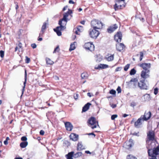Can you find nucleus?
<instances>
[{"instance_id": "nucleus-1", "label": "nucleus", "mask_w": 159, "mask_h": 159, "mask_svg": "<svg viewBox=\"0 0 159 159\" xmlns=\"http://www.w3.org/2000/svg\"><path fill=\"white\" fill-rule=\"evenodd\" d=\"M148 153L149 156L151 157L149 159H159L158 158H159V147H157L154 151L149 150L148 151Z\"/></svg>"}, {"instance_id": "nucleus-2", "label": "nucleus", "mask_w": 159, "mask_h": 159, "mask_svg": "<svg viewBox=\"0 0 159 159\" xmlns=\"http://www.w3.org/2000/svg\"><path fill=\"white\" fill-rule=\"evenodd\" d=\"M88 124L89 126H90L92 129L99 127L98 121L96 118L93 117H91L89 119L88 121Z\"/></svg>"}, {"instance_id": "nucleus-3", "label": "nucleus", "mask_w": 159, "mask_h": 159, "mask_svg": "<svg viewBox=\"0 0 159 159\" xmlns=\"http://www.w3.org/2000/svg\"><path fill=\"white\" fill-rule=\"evenodd\" d=\"M91 25L93 29H100L102 28L103 24L100 21L93 20L91 22Z\"/></svg>"}, {"instance_id": "nucleus-4", "label": "nucleus", "mask_w": 159, "mask_h": 159, "mask_svg": "<svg viewBox=\"0 0 159 159\" xmlns=\"http://www.w3.org/2000/svg\"><path fill=\"white\" fill-rule=\"evenodd\" d=\"M72 12L71 10L68 9V11L66 13H65L63 14V18L60 21H61V22H62V24L64 25H66L67 21L68 20H70L69 19H68L67 17L70 15L72 16L71 15L72 13Z\"/></svg>"}, {"instance_id": "nucleus-5", "label": "nucleus", "mask_w": 159, "mask_h": 159, "mask_svg": "<svg viewBox=\"0 0 159 159\" xmlns=\"http://www.w3.org/2000/svg\"><path fill=\"white\" fill-rule=\"evenodd\" d=\"M147 142L148 144V145L146 147L148 149V151L150 149L154 151L157 147L158 146L159 147V145L155 141L153 142L147 141Z\"/></svg>"}, {"instance_id": "nucleus-6", "label": "nucleus", "mask_w": 159, "mask_h": 159, "mask_svg": "<svg viewBox=\"0 0 159 159\" xmlns=\"http://www.w3.org/2000/svg\"><path fill=\"white\" fill-rule=\"evenodd\" d=\"M59 24L60 26L57 27L56 29H54V30L56 32L58 36H60L61 35V33L60 31L65 30L66 28V25L62 24V22L61 21H59Z\"/></svg>"}, {"instance_id": "nucleus-7", "label": "nucleus", "mask_w": 159, "mask_h": 159, "mask_svg": "<svg viewBox=\"0 0 159 159\" xmlns=\"http://www.w3.org/2000/svg\"><path fill=\"white\" fill-rule=\"evenodd\" d=\"M82 153L81 152H79L76 153L74 154V152H69L66 155V157L67 159H73L72 158L73 156L75 158H77L82 155Z\"/></svg>"}, {"instance_id": "nucleus-8", "label": "nucleus", "mask_w": 159, "mask_h": 159, "mask_svg": "<svg viewBox=\"0 0 159 159\" xmlns=\"http://www.w3.org/2000/svg\"><path fill=\"white\" fill-rule=\"evenodd\" d=\"M99 32L96 29H93L90 31L89 32V34L91 38L96 39L99 34Z\"/></svg>"}, {"instance_id": "nucleus-9", "label": "nucleus", "mask_w": 159, "mask_h": 159, "mask_svg": "<svg viewBox=\"0 0 159 159\" xmlns=\"http://www.w3.org/2000/svg\"><path fill=\"white\" fill-rule=\"evenodd\" d=\"M139 87L141 89H147L148 88V84L145 83V80H142L139 83Z\"/></svg>"}, {"instance_id": "nucleus-10", "label": "nucleus", "mask_w": 159, "mask_h": 159, "mask_svg": "<svg viewBox=\"0 0 159 159\" xmlns=\"http://www.w3.org/2000/svg\"><path fill=\"white\" fill-rule=\"evenodd\" d=\"M149 70H143L141 72V76L142 78L144 80L149 77Z\"/></svg>"}, {"instance_id": "nucleus-11", "label": "nucleus", "mask_w": 159, "mask_h": 159, "mask_svg": "<svg viewBox=\"0 0 159 159\" xmlns=\"http://www.w3.org/2000/svg\"><path fill=\"white\" fill-rule=\"evenodd\" d=\"M84 48L87 49H88L91 51L94 50V46L92 43L89 42L86 43L84 45Z\"/></svg>"}, {"instance_id": "nucleus-12", "label": "nucleus", "mask_w": 159, "mask_h": 159, "mask_svg": "<svg viewBox=\"0 0 159 159\" xmlns=\"http://www.w3.org/2000/svg\"><path fill=\"white\" fill-rule=\"evenodd\" d=\"M125 0H118V3L117 4H116L114 6V7L116 11L118 10L119 9H120L122 7H125V5L121 4V3L122 2L124 3V1Z\"/></svg>"}, {"instance_id": "nucleus-13", "label": "nucleus", "mask_w": 159, "mask_h": 159, "mask_svg": "<svg viewBox=\"0 0 159 159\" xmlns=\"http://www.w3.org/2000/svg\"><path fill=\"white\" fill-rule=\"evenodd\" d=\"M151 116V112L149 111L147 112L146 111L145 112V114L144 115H142L141 116V117H142V119L144 121H147L150 119Z\"/></svg>"}, {"instance_id": "nucleus-14", "label": "nucleus", "mask_w": 159, "mask_h": 159, "mask_svg": "<svg viewBox=\"0 0 159 159\" xmlns=\"http://www.w3.org/2000/svg\"><path fill=\"white\" fill-rule=\"evenodd\" d=\"M144 120L142 119V117H140V118L138 119L134 123V126L137 128H139L140 127V125H142V122Z\"/></svg>"}, {"instance_id": "nucleus-15", "label": "nucleus", "mask_w": 159, "mask_h": 159, "mask_svg": "<svg viewBox=\"0 0 159 159\" xmlns=\"http://www.w3.org/2000/svg\"><path fill=\"white\" fill-rule=\"evenodd\" d=\"M122 35L120 32H118L117 34L114 36V39L115 40L119 43L121 42L122 39Z\"/></svg>"}, {"instance_id": "nucleus-16", "label": "nucleus", "mask_w": 159, "mask_h": 159, "mask_svg": "<svg viewBox=\"0 0 159 159\" xmlns=\"http://www.w3.org/2000/svg\"><path fill=\"white\" fill-rule=\"evenodd\" d=\"M139 66L144 69L143 70H149L148 69L151 67V64L149 63H143L140 64Z\"/></svg>"}, {"instance_id": "nucleus-17", "label": "nucleus", "mask_w": 159, "mask_h": 159, "mask_svg": "<svg viewBox=\"0 0 159 159\" xmlns=\"http://www.w3.org/2000/svg\"><path fill=\"white\" fill-rule=\"evenodd\" d=\"M148 137L149 140V141H153L154 139V134L152 131H150L148 133Z\"/></svg>"}, {"instance_id": "nucleus-18", "label": "nucleus", "mask_w": 159, "mask_h": 159, "mask_svg": "<svg viewBox=\"0 0 159 159\" xmlns=\"http://www.w3.org/2000/svg\"><path fill=\"white\" fill-rule=\"evenodd\" d=\"M139 83L137 78L132 79L129 82V83H131L133 85L134 87H136L137 86L139 87Z\"/></svg>"}, {"instance_id": "nucleus-19", "label": "nucleus", "mask_w": 159, "mask_h": 159, "mask_svg": "<svg viewBox=\"0 0 159 159\" xmlns=\"http://www.w3.org/2000/svg\"><path fill=\"white\" fill-rule=\"evenodd\" d=\"M65 126L66 129L69 131L72 130L73 126L72 124L70 122H67L65 123Z\"/></svg>"}, {"instance_id": "nucleus-20", "label": "nucleus", "mask_w": 159, "mask_h": 159, "mask_svg": "<svg viewBox=\"0 0 159 159\" xmlns=\"http://www.w3.org/2000/svg\"><path fill=\"white\" fill-rule=\"evenodd\" d=\"M70 137L71 140L73 141H75L78 140L79 136L77 134L72 133L70 134Z\"/></svg>"}, {"instance_id": "nucleus-21", "label": "nucleus", "mask_w": 159, "mask_h": 159, "mask_svg": "<svg viewBox=\"0 0 159 159\" xmlns=\"http://www.w3.org/2000/svg\"><path fill=\"white\" fill-rule=\"evenodd\" d=\"M118 27L116 24H114L113 26H110L107 29L108 33H111L115 30Z\"/></svg>"}, {"instance_id": "nucleus-22", "label": "nucleus", "mask_w": 159, "mask_h": 159, "mask_svg": "<svg viewBox=\"0 0 159 159\" xmlns=\"http://www.w3.org/2000/svg\"><path fill=\"white\" fill-rule=\"evenodd\" d=\"M124 48V45L122 43H118L116 45V48L117 50L121 51Z\"/></svg>"}, {"instance_id": "nucleus-23", "label": "nucleus", "mask_w": 159, "mask_h": 159, "mask_svg": "<svg viewBox=\"0 0 159 159\" xmlns=\"http://www.w3.org/2000/svg\"><path fill=\"white\" fill-rule=\"evenodd\" d=\"M46 23L45 22L44 23L42 26L41 30L39 34V36H42L44 32V30L46 29Z\"/></svg>"}, {"instance_id": "nucleus-24", "label": "nucleus", "mask_w": 159, "mask_h": 159, "mask_svg": "<svg viewBox=\"0 0 159 159\" xmlns=\"http://www.w3.org/2000/svg\"><path fill=\"white\" fill-rule=\"evenodd\" d=\"M91 105V104L89 103H88L85 104L83 107L82 109V112H84L86 111L89 108V106Z\"/></svg>"}, {"instance_id": "nucleus-25", "label": "nucleus", "mask_w": 159, "mask_h": 159, "mask_svg": "<svg viewBox=\"0 0 159 159\" xmlns=\"http://www.w3.org/2000/svg\"><path fill=\"white\" fill-rule=\"evenodd\" d=\"M84 149V147L82 144L81 142H79L78 143L77 148V150L80 151Z\"/></svg>"}, {"instance_id": "nucleus-26", "label": "nucleus", "mask_w": 159, "mask_h": 159, "mask_svg": "<svg viewBox=\"0 0 159 159\" xmlns=\"http://www.w3.org/2000/svg\"><path fill=\"white\" fill-rule=\"evenodd\" d=\"M83 30V27L81 26H79L77 28V30L75 31V33L77 34H79V32H82Z\"/></svg>"}, {"instance_id": "nucleus-27", "label": "nucleus", "mask_w": 159, "mask_h": 159, "mask_svg": "<svg viewBox=\"0 0 159 159\" xmlns=\"http://www.w3.org/2000/svg\"><path fill=\"white\" fill-rule=\"evenodd\" d=\"M25 82L24 83V87H23V89L22 90V95L23 93L25 91V84L26 83V81L27 80V73L26 72V70L25 71Z\"/></svg>"}, {"instance_id": "nucleus-28", "label": "nucleus", "mask_w": 159, "mask_h": 159, "mask_svg": "<svg viewBox=\"0 0 159 159\" xmlns=\"http://www.w3.org/2000/svg\"><path fill=\"white\" fill-rule=\"evenodd\" d=\"M114 58V54H110L108 57H106L107 60L109 61H111L113 60Z\"/></svg>"}, {"instance_id": "nucleus-29", "label": "nucleus", "mask_w": 159, "mask_h": 159, "mask_svg": "<svg viewBox=\"0 0 159 159\" xmlns=\"http://www.w3.org/2000/svg\"><path fill=\"white\" fill-rule=\"evenodd\" d=\"M81 79H86L88 77V74L86 73H83L81 74Z\"/></svg>"}, {"instance_id": "nucleus-30", "label": "nucleus", "mask_w": 159, "mask_h": 159, "mask_svg": "<svg viewBox=\"0 0 159 159\" xmlns=\"http://www.w3.org/2000/svg\"><path fill=\"white\" fill-rule=\"evenodd\" d=\"M144 101H149L150 100V96L149 94H146L143 96Z\"/></svg>"}, {"instance_id": "nucleus-31", "label": "nucleus", "mask_w": 159, "mask_h": 159, "mask_svg": "<svg viewBox=\"0 0 159 159\" xmlns=\"http://www.w3.org/2000/svg\"><path fill=\"white\" fill-rule=\"evenodd\" d=\"M46 63L48 64L51 65L54 63V62L49 58H46Z\"/></svg>"}, {"instance_id": "nucleus-32", "label": "nucleus", "mask_w": 159, "mask_h": 159, "mask_svg": "<svg viewBox=\"0 0 159 159\" xmlns=\"http://www.w3.org/2000/svg\"><path fill=\"white\" fill-rule=\"evenodd\" d=\"M76 44V42H74L73 43L71 44L70 45V48L69 49V51H71L75 49V44Z\"/></svg>"}, {"instance_id": "nucleus-33", "label": "nucleus", "mask_w": 159, "mask_h": 159, "mask_svg": "<svg viewBox=\"0 0 159 159\" xmlns=\"http://www.w3.org/2000/svg\"><path fill=\"white\" fill-rule=\"evenodd\" d=\"M27 145L28 142H22L20 143V146L21 148H25Z\"/></svg>"}, {"instance_id": "nucleus-34", "label": "nucleus", "mask_w": 159, "mask_h": 159, "mask_svg": "<svg viewBox=\"0 0 159 159\" xmlns=\"http://www.w3.org/2000/svg\"><path fill=\"white\" fill-rule=\"evenodd\" d=\"M108 66V65L104 64H100L98 66V67L102 68H105L107 67Z\"/></svg>"}, {"instance_id": "nucleus-35", "label": "nucleus", "mask_w": 159, "mask_h": 159, "mask_svg": "<svg viewBox=\"0 0 159 159\" xmlns=\"http://www.w3.org/2000/svg\"><path fill=\"white\" fill-rule=\"evenodd\" d=\"M136 72V71L134 69H132L130 71L129 74L131 75H134Z\"/></svg>"}, {"instance_id": "nucleus-36", "label": "nucleus", "mask_w": 159, "mask_h": 159, "mask_svg": "<svg viewBox=\"0 0 159 159\" xmlns=\"http://www.w3.org/2000/svg\"><path fill=\"white\" fill-rule=\"evenodd\" d=\"M133 140L132 139H130L129 140V144L128 145V146H129V148L131 147L133 145Z\"/></svg>"}, {"instance_id": "nucleus-37", "label": "nucleus", "mask_w": 159, "mask_h": 159, "mask_svg": "<svg viewBox=\"0 0 159 159\" xmlns=\"http://www.w3.org/2000/svg\"><path fill=\"white\" fill-rule=\"evenodd\" d=\"M127 159H137V158L132 155H129L127 157Z\"/></svg>"}, {"instance_id": "nucleus-38", "label": "nucleus", "mask_w": 159, "mask_h": 159, "mask_svg": "<svg viewBox=\"0 0 159 159\" xmlns=\"http://www.w3.org/2000/svg\"><path fill=\"white\" fill-rule=\"evenodd\" d=\"M60 50V49L59 48V46H57L56 48H55L53 53H56V52H58Z\"/></svg>"}, {"instance_id": "nucleus-39", "label": "nucleus", "mask_w": 159, "mask_h": 159, "mask_svg": "<svg viewBox=\"0 0 159 159\" xmlns=\"http://www.w3.org/2000/svg\"><path fill=\"white\" fill-rule=\"evenodd\" d=\"M129 66L130 64H127L124 67V70L125 71H127L129 68Z\"/></svg>"}, {"instance_id": "nucleus-40", "label": "nucleus", "mask_w": 159, "mask_h": 159, "mask_svg": "<svg viewBox=\"0 0 159 159\" xmlns=\"http://www.w3.org/2000/svg\"><path fill=\"white\" fill-rule=\"evenodd\" d=\"M118 116L117 115L115 114V115H113L111 116V119L112 120H114L116 118H117Z\"/></svg>"}, {"instance_id": "nucleus-41", "label": "nucleus", "mask_w": 159, "mask_h": 159, "mask_svg": "<svg viewBox=\"0 0 159 159\" xmlns=\"http://www.w3.org/2000/svg\"><path fill=\"white\" fill-rule=\"evenodd\" d=\"M140 60L141 61L142 60L143 56V53L142 52H140Z\"/></svg>"}, {"instance_id": "nucleus-42", "label": "nucleus", "mask_w": 159, "mask_h": 159, "mask_svg": "<svg viewBox=\"0 0 159 159\" xmlns=\"http://www.w3.org/2000/svg\"><path fill=\"white\" fill-rule=\"evenodd\" d=\"M0 56L2 58H3L4 56V52L2 50L0 51Z\"/></svg>"}, {"instance_id": "nucleus-43", "label": "nucleus", "mask_w": 159, "mask_h": 159, "mask_svg": "<svg viewBox=\"0 0 159 159\" xmlns=\"http://www.w3.org/2000/svg\"><path fill=\"white\" fill-rule=\"evenodd\" d=\"M25 62L26 63H29L30 62V58H28L26 56L25 57Z\"/></svg>"}, {"instance_id": "nucleus-44", "label": "nucleus", "mask_w": 159, "mask_h": 159, "mask_svg": "<svg viewBox=\"0 0 159 159\" xmlns=\"http://www.w3.org/2000/svg\"><path fill=\"white\" fill-rule=\"evenodd\" d=\"M110 93L112 94H115L116 93V91L113 89H112L110 91Z\"/></svg>"}, {"instance_id": "nucleus-45", "label": "nucleus", "mask_w": 159, "mask_h": 159, "mask_svg": "<svg viewBox=\"0 0 159 159\" xmlns=\"http://www.w3.org/2000/svg\"><path fill=\"white\" fill-rule=\"evenodd\" d=\"M117 91L118 93H121V89L120 87L118 86V87L117 88Z\"/></svg>"}, {"instance_id": "nucleus-46", "label": "nucleus", "mask_w": 159, "mask_h": 159, "mask_svg": "<svg viewBox=\"0 0 159 159\" xmlns=\"http://www.w3.org/2000/svg\"><path fill=\"white\" fill-rule=\"evenodd\" d=\"M27 140V138L25 136H23L21 138V140L23 141H25Z\"/></svg>"}, {"instance_id": "nucleus-47", "label": "nucleus", "mask_w": 159, "mask_h": 159, "mask_svg": "<svg viewBox=\"0 0 159 159\" xmlns=\"http://www.w3.org/2000/svg\"><path fill=\"white\" fill-rule=\"evenodd\" d=\"M136 105V103L134 102H132L130 104V106L131 107H134Z\"/></svg>"}, {"instance_id": "nucleus-48", "label": "nucleus", "mask_w": 159, "mask_h": 159, "mask_svg": "<svg viewBox=\"0 0 159 159\" xmlns=\"http://www.w3.org/2000/svg\"><path fill=\"white\" fill-rule=\"evenodd\" d=\"M31 46L33 48H36L37 46L35 43H33L31 45Z\"/></svg>"}, {"instance_id": "nucleus-49", "label": "nucleus", "mask_w": 159, "mask_h": 159, "mask_svg": "<svg viewBox=\"0 0 159 159\" xmlns=\"http://www.w3.org/2000/svg\"><path fill=\"white\" fill-rule=\"evenodd\" d=\"M158 89L156 88H155V89H154V93L156 95L157 94V93H158Z\"/></svg>"}, {"instance_id": "nucleus-50", "label": "nucleus", "mask_w": 159, "mask_h": 159, "mask_svg": "<svg viewBox=\"0 0 159 159\" xmlns=\"http://www.w3.org/2000/svg\"><path fill=\"white\" fill-rule=\"evenodd\" d=\"M78 95H79L78 94H76L75 95H74V98L75 100H76L78 99Z\"/></svg>"}, {"instance_id": "nucleus-51", "label": "nucleus", "mask_w": 159, "mask_h": 159, "mask_svg": "<svg viewBox=\"0 0 159 159\" xmlns=\"http://www.w3.org/2000/svg\"><path fill=\"white\" fill-rule=\"evenodd\" d=\"M18 48H21L22 47V44L21 43H19L18 44Z\"/></svg>"}, {"instance_id": "nucleus-52", "label": "nucleus", "mask_w": 159, "mask_h": 159, "mask_svg": "<svg viewBox=\"0 0 159 159\" xmlns=\"http://www.w3.org/2000/svg\"><path fill=\"white\" fill-rule=\"evenodd\" d=\"M44 134V132L43 130H40V135H43Z\"/></svg>"}, {"instance_id": "nucleus-53", "label": "nucleus", "mask_w": 159, "mask_h": 159, "mask_svg": "<svg viewBox=\"0 0 159 159\" xmlns=\"http://www.w3.org/2000/svg\"><path fill=\"white\" fill-rule=\"evenodd\" d=\"M111 106L113 108H114L116 107V104H112L111 105Z\"/></svg>"}, {"instance_id": "nucleus-54", "label": "nucleus", "mask_w": 159, "mask_h": 159, "mask_svg": "<svg viewBox=\"0 0 159 159\" xmlns=\"http://www.w3.org/2000/svg\"><path fill=\"white\" fill-rule=\"evenodd\" d=\"M69 3L70 4H74L75 2L71 0H70L69 1Z\"/></svg>"}, {"instance_id": "nucleus-55", "label": "nucleus", "mask_w": 159, "mask_h": 159, "mask_svg": "<svg viewBox=\"0 0 159 159\" xmlns=\"http://www.w3.org/2000/svg\"><path fill=\"white\" fill-rule=\"evenodd\" d=\"M4 144L5 145H6L7 144H8V142H7V141L6 140H5V141H4Z\"/></svg>"}, {"instance_id": "nucleus-56", "label": "nucleus", "mask_w": 159, "mask_h": 159, "mask_svg": "<svg viewBox=\"0 0 159 159\" xmlns=\"http://www.w3.org/2000/svg\"><path fill=\"white\" fill-rule=\"evenodd\" d=\"M67 6H66L63 9V11H64L66 10L67 9Z\"/></svg>"}, {"instance_id": "nucleus-57", "label": "nucleus", "mask_w": 159, "mask_h": 159, "mask_svg": "<svg viewBox=\"0 0 159 159\" xmlns=\"http://www.w3.org/2000/svg\"><path fill=\"white\" fill-rule=\"evenodd\" d=\"M85 153H87V154H91V152H90L89 151H85Z\"/></svg>"}, {"instance_id": "nucleus-58", "label": "nucleus", "mask_w": 159, "mask_h": 159, "mask_svg": "<svg viewBox=\"0 0 159 159\" xmlns=\"http://www.w3.org/2000/svg\"><path fill=\"white\" fill-rule=\"evenodd\" d=\"M18 49L19 50V51H20V48H18V47H16L15 48V51H17Z\"/></svg>"}, {"instance_id": "nucleus-59", "label": "nucleus", "mask_w": 159, "mask_h": 159, "mask_svg": "<svg viewBox=\"0 0 159 159\" xmlns=\"http://www.w3.org/2000/svg\"><path fill=\"white\" fill-rule=\"evenodd\" d=\"M85 21L84 20H83L80 22V23L83 25H84L85 24Z\"/></svg>"}, {"instance_id": "nucleus-60", "label": "nucleus", "mask_w": 159, "mask_h": 159, "mask_svg": "<svg viewBox=\"0 0 159 159\" xmlns=\"http://www.w3.org/2000/svg\"><path fill=\"white\" fill-rule=\"evenodd\" d=\"M87 95L89 96V97H91L92 96L91 95V93H87Z\"/></svg>"}, {"instance_id": "nucleus-61", "label": "nucleus", "mask_w": 159, "mask_h": 159, "mask_svg": "<svg viewBox=\"0 0 159 159\" xmlns=\"http://www.w3.org/2000/svg\"><path fill=\"white\" fill-rule=\"evenodd\" d=\"M89 135H94V137L95 136V134L93 133H89L88 134Z\"/></svg>"}, {"instance_id": "nucleus-62", "label": "nucleus", "mask_w": 159, "mask_h": 159, "mask_svg": "<svg viewBox=\"0 0 159 159\" xmlns=\"http://www.w3.org/2000/svg\"><path fill=\"white\" fill-rule=\"evenodd\" d=\"M128 115H127V114H124L123 115V116L124 117H127V116H128Z\"/></svg>"}, {"instance_id": "nucleus-63", "label": "nucleus", "mask_w": 159, "mask_h": 159, "mask_svg": "<svg viewBox=\"0 0 159 159\" xmlns=\"http://www.w3.org/2000/svg\"><path fill=\"white\" fill-rule=\"evenodd\" d=\"M120 67H117L116 70V71H117L119 70V69H120Z\"/></svg>"}, {"instance_id": "nucleus-64", "label": "nucleus", "mask_w": 159, "mask_h": 159, "mask_svg": "<svg viewBox=\"0 0 159 159\" xmlns=\"http://www.w3.org/2000/svg\"><path fill=\"white\" fill-rule=\"evenodd\" d=\"M15 159H23L21 157H16V158Z\"/></svg>"}]
</instances>
